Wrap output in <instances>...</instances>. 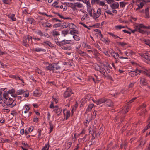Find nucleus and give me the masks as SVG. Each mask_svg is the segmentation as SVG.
Segmentation results:
<instances>
[{
    "label": "nucleus",
    "mask_w": 150,
    "mask_h": 150,
    "mask_svg": "<svg viewBox=\"0 0 150 150\" xmlns=\"http://www.w3.org/2000/svg\"><path fill=\"white\" fill-rule=\"evenodd\" d=\"M8 95L6 92H5L2 94V92L0 91V104L2 105L5 104L7 105L12 108L16 105V101L14 99H13L11 98H8Z\"/></svg>",
    "instance_id": "1"
},
{
    "label": "nucleus",
    "mask_w": 150,
    "mask_h": 150,
    "mask_svg": "<svg viewBox=\"0 0 150 150\" xmlns=\"http://www.w3.org/2000/svg\"><path fill=\"white\" fill-rule=\"evenodd\" d=\"M72 40H67L64 39L61 41H55V42L58 46L61 48L62 49L66 50H70L71 48L70 46H65L66 44L74 43L72 42Z\"/></svg>",
    "instance_id": "2"
},
{
    "label": "nucleus",
    "mask_w": 150,
    "mask_h": 150,
    "mask_svg": "<svg viewBox=\"0 0 150 150\" xmlns=\"http://www.w3.org/2000/svg\"><path fill=\"white\" fill-rule=\"evenodd\" d=\"M44 67L47 70L52 71L59 70L61 69V67L57 63L50 64L48 66H45Z\"/></svg>",
    "instance_id": "3"
},
{
    "label": "nucleus",
    "mask_w": 150,
    "mask_h": 150,
    "mask_svg": "<svg viewBox=\"0 0 150 150\" xmlns=\"http://www.w3.org/2000/svg\"><path fill=\"white\" fill-rule=\"evenodd\" d=\"M73 93L72 90L69 88H68L64 93L63 97L64 98H66L70 96Z\"/></svg>",
    "instance_id": "4"
},
{
    "label": "nucleus",
    "mask_w": 150,
    "mask_h": 150,
    "mask_svg": "<svg viewBox=\"0 0 150 150\" xmlns=\"http://www.w3.org/2000/svg\"><path fill=\"white\" fill-rule=\"evenodd\" d=\"M140 84L142 86H145L148 85L147 80L143 76L140 78Z\"/></svg>",
    "instance_id": "5"
},
{
    "label": "nucleus",
    "mask_w": 150,
    "mask_h": 150,
    "mask_svg": "<svg viewBox=\"0 0 150 150\" xmlns=\"http://www.w3.org/2000/svg\"><path fill=\"white\" fill-rule=\"evenodd\" d=\"M87 11L89 13L90 16L93 18V16H94V13H95V11L94 9L91 8V6L87 7Z\"/></svg>",
    "instance_id": "6"
},
{
    "label": "nucleus",
    "mask_w": 150,
    "mask_h": 150,
    "mask_svg": "<svg viewBox=\"0 0 150 150\" xmlns=\"http://www.w3.org/2000/svg\"><path fill=\"white\" fill-rule=\"evenodd\" d=\"M101 13V10L100 8H98L97 11L96 13L95 11L94 13V16H93V18L96 19L98 18L100 15Z\"/></svg>",
    "instance_id": "7"
},
{
    "label": "nucleus",
    "mask_w": 150,
    "mask_h": 150,
    "mask_svg": "<svg viewBox=\"0 0 150 150\" xmlns=\"http://www.w3.org/2000/svg\"><path fill=\"white\" fill-rule=\"evenodd\" d=\"M97 71L99 72L101 74V75L104 77H105L106 76L104 68H101L100 67L99 68L97 69Z\"/></svg>",
    "instance_id": "8"
},
{
    "label": "nucleus",
    "mask_w": 150,
    "mask_h": 150,
    "mask_svg": "<svg viewBox=\"0 0 150 150\" xmlns=\"http://www.w3.org/2000/svg\"><path fill=\"white\" fill-rule=\"evenodd\" d=\"M107 99L106 98H102L96 101L95 103L97 105L100 104L102 103H105L106 102Z\"/></svg>",
    "instance_id": "9"
},
{
    "label": "nucleus",
    "mask_w": 150,
    "mask_h": 150,
    "mask_svg": "<svg viewBox=\"0 0 150 150\" xmlns=\"http://www.w3.org/2000/svg\"><path fill=\"white\" fill-rule=\"evenodd\" d=\"M110 6L112 9H117L119 7V4L118 2H115L110 5Z\"/></svg>",
    "instance_id": "10"
},
{
    "label": "nucleus",
    "mask_w": 150,
    "mask_h": 150,
    "mask_svg": "<svg viewBox=\"0 0 150 150\" xmlns=\"http://www.w3.org/2000/svg\"><path fill=\"white\" fill-rule=\"evenodd\" d=\"M130 107V106L128 103L124 108L122 110V112L125 113L128 112L129 109Z\"/></svg>",
    "instance_id": "11"
},
{
    "label": "nucleus",
    "mask_w": 150,
    "mask_h": 150,
    "mask_svg": "<svg viewBox=\"0 0 150 150\" xmlns=\"http://www.w3.org/2000/svg\"><path fill=\"white\" fill-rule=\"evenodd\" d=\"M9 77L15 79L16 80H20L23 83H24L23 80L22 79H21L20 77L18 76L10 75H9Z\"/></svg>",
    "instance_id": "12"
},
{
    "label": "nucleus",
    "mask_w": 150,
    "mask_h": 150,
    "mask_svg": "<svg viewBox=\"0 0 150 150\" xmlns=\"http://www.w3.org/2000/svg\"><path fill=\"white\" fill-rule=\"evenodd\" d=\"M53 111L55 112V113L58 116H59L61 115L62 110L61 108L54 109L53 110Z\"/></svg>",
    "instance_id": "13"
},
{
    "label": "nucleus",
    "mask_w": 150,
    "mask_h": 150,
    "mask_svg": "<svg viewBox=\"0 0 150 150\" xmlns=\"http://www.w3.org/2000/svg\"><path fill=\"white\" fill-rule=\"evenodd\" d=\"M15 90L14 89H11L10 90L7 91V92H6L8 95V94H11V96L13 97H16V95L15 94L14 95L13 93H15Z\"/></svg>",
    "instance_id": "14"
},
{
    "label": "nucleus",
    "mask_w": 150,
    "mask_h": 150,
    "mask_svg": "<svg viewBox=\"0 0 150 150\" xmlns=\"http://www.w3.org/2000/svg\"><path fill=\"white\" fill-rule=\"evenodd\" d=\"M106 106L107 107H112L113 106V104L112 101L110 99H107L106 102Z\"/></svg>",
    "instance_id": "15"
},
{
    "label": "nucleus",
    "mask_w": 150,
    "mask_h": 150,
    "mask_svg": "<svg viewBox=\"0 0 150 150\" xmlns=\"http://www.w3.org/2000/svg\"><path fill=\"white\" fill-rule=\"evenodd\" d=\"M52 35L53 36H59L60 33L57 29H55L52 31Z\"/></svg>",
    "instance_id": "16"
},
{
    "label": "nucleus",
    "mask_w": 150,
    "mask_h": 150,
    "mask_svg": "<svg viewBox=\"0 0 150 150\" xmlns=\"http://www.w3.org/2000/svg\"><path fill=\"white\" fill-rule=\"evenodd\" d=\"M42 26L44 27L50 28L52 26V25L47 22L43 23H42Z\"/></svg>",
    "instance_id": "17"
},
{
    "label": "nucleus",
    "mask_w": 150,
    "mask_h": 150,
    "mask_svg": "<svg viewBox=\"0 0 150 150\" xmlns=\"http://www.w3.org/2000/svg\"><path fill=\"white\" fill-rule=\"evenodd\" d=\"M34 50L35 52H39L41 51L43 52H45L46 50L45 49H44L41 48L37 47L34 49Z\"/></svg>",
    "instance_id": "18"
},
{
    "label": "nucleus",
    "mask_w": 150,
    "mask_h": 150,
    "mask_svg": "<svg viewBox=\"0 0 150 150\" xmlns=\"http://www.w3.org/2000/svg\"><path fill=\"white\" fill-rule=\"evenodd\" d=\"M8 17L11 19L12 21H16L15 15L14 14H10L7 15Z\"/></svg>",
    "instance_id": "19"
},
{
    "label": "nucleus",
    "mask_w": 150,
    "mask_h": 150,
    "mask_svg": "<svg viewBox=\"0 0 150 150\" xmlns=\"http://www.w3.org/2000/svg\"><path fill=\"white\" fill-rule=\"evenodd\" d=\"M145 17L146 18H149V7H148L145 9Z\"/></svg>",
    "instance_id": "20"
},
{
    "label": "nucleus",
    "mask_w": 150,
    "mask_h": 150,
    "mask_svg": "<svg viewBox=\"0 0 150 150\" xmlns=\"http://www.w3.org/2000/svg\"><path fill=\"white\" fill-rule=\"evenodd\" d=\"M93 52L95 58L97 59H98L99 58V56L100 54L96 50H94Z\"/></svg>",
    "instance_id": "21"
},
{
    "label": "nucleus",
    "mask_w": 150,
    "mask_h": 150,
    "mask_svg": "<svg viewBox=\"0 0 150 150\" xmlns=\"http://www.w3.org/2000/svg\"><path fill=\"white\" fill-rule=\"evenodd\" d=\"M23 107L26 110L24 112V113H27L29 110H30V107L29 106V105H27L26 104H25L24 105Z\"/></svg>",
    "instance_id": "22"
},
{
    "label": "nucleus",
    "mask_w": 150,
    "mask_h": 150,
    "mask_svg": "<svg viewBox=\"0 0 150 150\" xmlns=\"http://www.w3.org/2000/svg\"><path fill=\"white\" fill-rule=\"evenodd\" d=\"M91 120L90 118H86L85 122H84V124L86 127H87L88 126L89 123L91 122Z\"/></svg>",
    "instance_id": "23"
},
{
    "label": "nucleus",
    "mask_w": 150,
    "mask_h": 150,
    "mask_svg": "<svg viewBox=\"0 0 150 150\" xmlns=\"http://www.w3.org/2000/svg\"><path fill=\"white\" fill-rule=\"evenodd\" d=\"M27 21H28L29 23L30 24H34V20L33 18H27Z\"/></svg>",
    "instance_id": "24"
},
{
    "label": "nucleus",
    "mask_w": 150,
    "mask_h": 150,
    "mask_svg": "<svg viewBox=\"0 0 150 150\" xmlns=\"http://www.w3.org/2000/svg\"><path fill=\"white\" fill-rule=\"evenodd\" d=\"M138 24H137V25L134 26V29L133 30H131V29L129 28H128L130 30L131 32L132 33H134L136 31L138 32Z\"/></svg>",
    "instance_id": "25"
},
{
    "label": "nucleus",
    "mask_w": 150,
    "mask_h": 150,
    "mask_svg": "<svg viewBox=\"0 0 150 150\" xmlns=\"http://www.w3.org/2000/svg\"><path fill=\"white\" fill-rule=\"evenodd\" d=\"M144 72L143 74H145L146 76L150 77V69L148 70H146Z\"/></svg>",
    "instance_id": "26"
},
{
    "label": "nucleus",
    "mask_w": 150,
    "mask_h": 150,
    "mask_svg": "<svg viewBox=\"0 0 150 150\" xmlns=\"http://www.w3.org/2000/svg\"><path fill=\"white\" fill-rule=\"evenodd\" d=\"M139 27L140 28H143L144 29H150V26H145L143 24H140Z\"/></svg>",
    "instance_id": "27"
},
{
    "label": "nucleus",
    "mask_w": 150,
    "mask_h": 150,
    "mask_svg": "<svg viewBox=\"0 0 150 150\" xmlns=\"http://www.w3.org/2000/svg\"><path fill=\"white\" fill-rule=\"evenodd\" d=\"M94 107V105L93 104H91L89 105L86 109V110L88 111H91L92 109Z\"/></svg>",
    "instance_id": "28"
},
{
    "label": "nucleus",
    "mask_w": 150,
    "mask_h": 150,
    "mask_svg": "<svg viewBox=\"0 0 150 150\" xmlns=\"http://www.w3.org/2000/svg\"><path fill=\"white\" fill-rule=\"evenodd\" d=\"M82 46L84 48H87L88 49H91V47L85 42H83L82 44Z\"/></svg>",
    "instance_id": "29"
},
{
    "label": "nucleus",
    "mask_w": 150,
    "mask_h": 150,
    "mask_svg": "<svg viewBox=\"0 0 150 150\" xmlns=\"http://www.w3.org/2000/svg\"><path fill=\"white\" fill-rule=\"evenodd\" d=\"M49 125H50V127H49V129L50 131L49 132V133L50 134V133L52 131L53 129V124L51 122H49Z\"/></svg>",
    "instance_id": "30"
},
{
    "label": "nucleus",
    "mask_w": 150,
    "mask_h": 150,
    "mask_svg": "<svg viewBox=\"0 0 150 150\" xmlns=\"http://www.w3.org/2000/svg\"><path fill=\"white\" fill-rule=\"evenodd\" d=\"M50 145L49 142L46 144L44 147L42 149V150H49Z\"/></svg>",
    "instance_id": "31"
},
{
    "label": "nucleus",
    "mask_w": 150,
    "mask_h": 150,
    "mask_svg": "<svg viewBox=\"0 0 150 150\" xmlns=\"http://www.w3.org/2000/svg\"><path fill=\"white\" fill-rule=\"evenodd\" d=\"M33 94L35 96H38L40 95V93L38 90L36 89L33 92Z\"/></svg>",
    "instance_id": "32"
},
{
    "label": "nucleus",
    "mask_w": 150,
    "mask_h": 150,
    "mask_svg": "<svg viewBox=\"0 0 150 150\" xmlns=\"http://www.w3.org/2000/svg\"><path fill=\"white\" fill-rule=\"evenodd\" d=\"M23 95L24 97H28L29 95V92L28 90L24 91V92L23 93Z\"/></svg>",
    "instance_id": "33"
},
{
    "label": "nucleus",
    "mask_w": 150,
    "mask_h": 150,
    "mask_svg": "<svg viewBox=\"0 0 150 150\" xmlns=\"http://www.w3.org/2000/svg\"><path fill=\"white\" fill-rule=\"evenodd\" d=\"M35 33L38 35L40 36H43L45 35H43V33L41 31L39 30H37L35 31Z\"/></svg>",
    "instance_id": "34"
},
{
    "label": "nucleus",
    "mask_w": 150,
    "mask_h": 150,
    "mask_svg": "<svg viewBox=\"0 0 150 150\" xmlns=\"http://www.w3.org/2000/svg\"><path fill=\"white\" fill-rule=\"evenodd\" d=\"M80 11L82 12L83 16H86V17H88V15L86 11L81 9H80Z\"/></svg>",
    "instance_id": "35"
},
{
    "label": "nucleus",
    "mask_w": 150,
    "mask_h": 150,
    "mask_svg": "<svg viewBox=\"0 0 150 150\" xmlns=\"http://www.w3.org/2000/svg\"><path fill=\"white\" fill-rule=\"evenodd\" d=\"M32 37L30 36L29 35H28L27 37V40H28V42L29 43H32Z\"/></svg>",
    "instance_id": "36"
},
{
    "label": "nucleus",
    "mask_w": 150,
    "mask_h": 150,
    "mask_svg": "<svg viewBox=\"0 0 150 150\" xmlns=\"http://www.w3.org/2000/svg\"><path fill=\"white\" fill-rule=\"evenodd\" d=\"M24 92V90L23 89H19L16 92L17 95H20L23 94Z\"/></svg>",
    "instance_id": "37"
},
{
    "label": "nucleus",
    "mask_w": 150,
    "mask_h": 150,
    "mask_svg": "<svg viewBox=\"0 0 150 150\" xmlns=\"http://www.w3.org/2000/svg\"><path fill=\"white\" fill-rule=\"evenodd\" d=\"M140 24H138V32L139 33H142V34H144V30L141 29V28H140L139 27Z\"/></svg>",
    "instance_id": "38"
},
{
    "label": "nucleus",
    "mask_w": 150,
    "mask_h": 150,
    "mask_svg": "<svg viewBox=\"0 0 150 150\" xmlns=\"http://www.w3.org/2000/svg\"><path fill=\"white\" fill-rule=\"evenodd\" d=\"M82 2L87 5V7L91 6L89 0H83Z\"/></svg>",
    "instance_id": "39"
},
{
    "label": "nucleus",
    "mask_w": 150,
    "mask_h": 150,
    "mask_svg": "<svg viewBox=\"0 0 150 150\" xmlns=\"http://www.w3.org/2000/svg\"><path fill=\"white\" fill-rule=\"evenodd\" d=\"M69 33L72 35L79 34V32L77 30H73L70 31Z\"/></svg>",
    "instance_id": "40"
},
{
    "label": "nucleus",
    "mask_w": 150,
    "mask_h": 150,
    "mask_svg": "<svg viewBox=\"0 0 150 150\" xmlns=\"http://www.w3.org/2000/svg\"><path fill=\"white\" fill-rule=\"evenodd\" d=\"M73 37L74 40L77 41H79L80 40V37L77 35H74L73 36Z\"/></svg>",
    "instance_id": "41"
},
{
    "label": "nucleus",
    "mask_w": 150,
    "mask_h": 150,
    "mask_svg": "<svg viewBox=\"0 0 150 150\" xmlns=\"http://www.w3.org/2000/svg\"><path fill=\"white\" fill-rule=\"evenodd\" d=\"M129 74L132 77H134L137 76V72L132 71L130 72Z\"/></svg>",
    "instance_id": "42"
},
{
    "label": "nucleus",
    "mask_w": 150,
    "mask_h": 150,
    "mask_svg": "<svg viewBox=\"0 0 150 150\" xmlns=\"http://www.w3.org/2000/svg\"><path fill=\"white\" fill-rule=\"evenodd\" d=\"M104 69L106 72L107 73H110L111 72V70L106 65L104 66Z\"/></svg>",
    "instance_id": "43"
},
{
    "label": "nucleus",
    "mask_w": 150,
    "mask_h": 150,
    "mask_svg": "<svg viewBox=\"0 0 150 150\" xmlns=\"http://www.w3.org/2000/svg\"><path fill=\"white\" fill-rule=\"evenodd\" d=\"M70 4H71V8L73 11H75L77 10L76 8L77 7L75 3L74 4L71 3Z\"/></svg>",
    "instance_id": "44"
},
{
    "label": "nucleus",
    "mask_w": 150,
    "mask_h": 150,
    "mask_svg": "<svg viewBox=\"0 0 150 150\" xmlns=\"http://www.w3.org/2000/svg\"><path fill=\"white\" fill-rule=\"evenodd\" d=\"M64 64L65 65H67L69 66H73V62H67L64 63Z\"/></svg>",
    "instance_id": "45"
},
{
    "label": "nucleus",
    "mask_w": 150,
    "mask_h": 150,
    "mask_svg": "<svg viewBox=\"0 0 150 150\" xmlns=\"http://www.w3.org/2000/svg\"><path fill=\"white\" fill-rule=\"evenodd\" d=\"M125 28V26H122L121 25H116L115 26V28L117 30L119 29L120 30L122 28Z\"/></svg>",
    "instance_id": "46"
},
{
    "label": "nucleus",
    "mask_w": 150,
    "mask_h": 150,
    "mask_svg": "<svg viewBox=\"0 0 150 150\" xmlns=\"http://www.w3.org/2000/svg\"><path fill=\"white\" fill-rule=\"evenodd\" d=\"M70 116V111H69L67 110L66 111V114H65V115L64 116H66L65 120H67V119Z\"/></svg>",
    "instance_id": "47"
},
{
    "label": "nucleus",
    "mask_w": 150,
    "mask_h": 150,
    "mask_svg": "<svg viewBox=\"0 0 150 150\" xmlns=\"http://www.w3.org/2000/svg\"><path fill=\"white\" fill-rule=\"evenodd\" d=\"M43 43L44 44L47 45L50 47H52L53 46V45L52 43L48 41H44Z\"/></svg>",
    "instance_id": "48"
},
{
    "label": "nucleus",
    "mask_w": 150,
    "mask_h": 150,
    "mask_svg": "<svg viewBox=\"0 0 150 150\" xmlns=\"http://www.w3.org/2000/svg\"><path fill=\"white\" fill-rule=\"evenodd\" d=\"M68 27L70 29H74L75 28V26L74 24L70 23H69Z\"/></svg>",
    "instance_id": "49"
},
{
    "label": "nucleus",
    "mask_w": 150,
    "mask_h": 150,
    "mask_svg": "<svg viewBox=\"0 0 150 150\" xmlns=\"http://www.w3.org/2000/svg\"><path fill=\"white\" fill-rule=\"evenodd\" d=\"M100 2V0H92L91 2L92 4L96 3L98 5H99Z\"/></svg>",
    "instance_id": "50"
},
{
    "label": "nucleus",
    "mask_w": 150,
    "mask_h": 150,
    "mask_svg": "<svg viewBox=\"0 0 150 150\" xmlns=\"http://www.w3.org/2000/svg\"><path fill=\"white\" fill-rule=\"evenodd\" d=\"M28 41L26 39L25 40H23V45L26 47H27L28 46H29L28 44Z\"/></svg>",
    "instance_id": "51"
},
{
    "label": "nucleus",
    "mask_w": 150,
    "mask_h": 150,
    "mask_svg": "<svg viewBox=\"0 0 150 150\" xmlns=\"http://www.w3.org/2000/svg\"><path fill=\"white\" fill-rule=\"evenodd\" d=\"M76 6L78 8H81L83 6V4L79 2L75 3Z\"/></svg>",
    "instance_id": "52"
},
{
    "label": "nucleus",
    "mask_w": 150,
    "mask_h": 150,
    "mask_svg": "<svg viewBox=\"0 0 150 150\" xmlns=\"http://www.w3.org/2000/svg\"><path fill=\"white\" fill-rule=\"evenodd\" d=\"M68 32L69 30H62L61 32V34H62L64 35V36H65L66 35L68 34Z\"/></svg>",
    "instance_id": "53"
},
{
    "label": "nucleus",
    "mask_w": 150,
    "mask_h": 150,
    "mask_svg": "<svg viewBox=\"0 0 150 150\" xmlns=\"http://www.w3.org/2000/svg\"><path fill=\"white\" fill-rule=\"evenodd\" d=\"M78 105L77 104H75L74 106L73 107L72 110L71 112H72V114L74 113V111L76 110L77 107H78Z\"/></svg>",
    "instance_id": "54"
},
{
    "label": "nucleus",
    "mask_w": 150,
    "mask_h": 150,
    "mask_svg": "<svg viewBox=\"0 0 150 150\" xmlns=\"http://www.w3.org/2000/svg\"><path fill=\"white\" fill-rule=\"evenodd\" d=\"M0 67L3 68H5L7 67V65L2 63L0 61Z\"/></svg>",
    "instance_id": "55"
},
{
    "label": "nucleus",
    "mask_w": 150,
    "mask_h": 150,
    "mask_svg": "<svg viewBox=\"0 0 150 150\" xmlns=\"http://www.w3.org/2000/svg\"><path fill=\"white\" fill-rule=\"evenodd\" d=\"M69 24L66 23H64L62 24V26L64 28H65L67 27H68Z\"/></svg>",
    "instance_id": "56"
},
{
    "label": "nucleus",
    "mask_w": 150,
    "mask_h": 150,
    "mask_svg": "<svg viewBox=\"0 0 150 150\" xmlns=\"http://www.w3.org/2000/svg\"><path fill=\"white\" fill-rule=\"evenodd\" d=\"M111 55L115 59H117V57L116 56V52L115 51H112L110 53Z\"/></svg>",
    "instance_id": "57"
},
{
    "label": "nucleus",
    "mask_w": 150,
    "mask_h": 150,
    "mask_svg": "<svg viewBox=\"0 0 150 150\" xmlns=\"http://www.w3.org/2000/svg\"><path fill=\"white\" fill-rule=\"evenodd\" d=\"M146 105L144 103H143V104L141 105H140L139 108H137V110H139L141 109H143V108L146 107Z\"/></svg>",
    "instance_id": "58"
},
{
    "label": "nucleus",
    "mask_w": 150,
    "mask_h": 150,
    "mask_svg": "<svg viewBox=\"0 0 150 150\" xmlns=\"http://www.w3.org/2000/svg\"><path fill=\"white\" fill-rule=\"evenodd\" d=\"M33 39L35 41H39L41 40L40 38H37L35 36L33 37Z\"/></svg>",
    "instance_id": "59"
},
{
    "label": "nucleus",
    "mask_w": 150,
    "mask_h": 150,
    "mask_svg": "<svg viewBox=\"0 0 150 150\" xmlns=\"http://www.w3.org/2000/svg\"><path fill=\"white\" fill-rule=\"evenodd\" d=\"M57 4L58 3L57 2L55 1L53 3L52 6H53L56 8H59V6H57Z\"/></svg>",
    "instance_id": "60"
},
{
    "label": "nucleus",
    "mask_w": 150,
    "mask_h": 150,
    "mask_svg": "<svg viewBox=\"0 0 150 150\" xmlns=\"http://www.w3.org/2000/svg\"><path fill=\"white\" fill-rule=\"evenodd\" d=\"M77 52L81 56H82V55L83 54V53H84V52L80 50H78L77 51Z\"/></svg>",
    "instance_id": "61"
},
{
    "label": "nucleus",
    "mask_w": 150,
    "mask_h": 150,
    "mask_svg": "<svg viewBox=\"0 0 150 150\" xmlns=\"http://www.w3.org/2000/svg\"><path fill=\"white\" fill-rule=\"evenodd\" d=\"M109 34L110 35L112 36L113 37H114L115 38H119V37L118 36H117L115 35L113 33H109Z\"/></svg>",
    "instance_id": "62"
},
{
    "label": "nucleus",
    "mask_w": 150,
    "mask_h": 150,
    "mask_svg": "<svg viewBox=\"0 0 150 150\" xmlns=\"http://www.w3.org/2000/svg\"><path fill=\"white\" fill-rule=\"evenodd\" d=\"M150 128V123H149L147 125H146L144 128V130L145 131L148 129Z\"/></svg>",
    "instance_id": "63"
},
{
    "label": "nucleus",
    "mask_w": 150,
    "mask_h": 150,
    "mask_svg": "<svg viewBox=\"0 0 150 150\" xmlns=\"http://www.w3.org/2000/svg\"><path fill=\"white\" fill-rule=\"evenodd\" d=\"M146 59L149 61H150V54L146 53Z\"/></svg>",
    "instance_id": "64"
}]
</instances>
